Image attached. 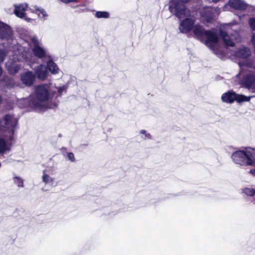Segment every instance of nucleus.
I'll return each instance as SVG.
<instances>
[{"instance_id":"obj_24","label":"nucleus","mask_w":255,"mask_h":255,"mask_svg":"<svg viewBox=\"0 0 255 255\" xmlns=\"http://www.w3.org/2000/svg\"><path fill=\"white\" fill-rule=\"evenodd\" d=\"M42 179V181L46 185L52 186L54 183V179L50 176L45 170L43 172Z\"/></svg>"},{"instance_id":"obj_14","label":"nucleus","mask_w":255,"mask_h":255,"mask_svg":"<svg viewBox=\"0 0 255 255\" xmlns=\"http://www.w3.org/2000/svg\"><path fill=\"white\" fill-rule=\"evenodd\" d=\"M13 13L18 17L22 18L25 17L26 10L28 9V4L26 2L15 3L13 4Z\"/></svg>"},{"instance_id":"obj_20","label":"nucleus","mask_w":255,"mask_h":255,"mask_svg":"<svg viewBox=\"0 0 255 255\" xmlns=\"http://www.w3.org/2000/svg\"><path fill=\"white\" fill-rule=\"evenodd\" d=\"M35 10H32L30 8L31 12L37 14L38 17L41 20H46L49 14L43 8L39 7L37 6H34Z\"/></svg>"},{"instance_id":"obj_23","label":"nucleus","mask_w":255,"mask_h":255,"mask_svg":"<svg viewBox=\"0 0 255 255\" xmlns=\"http://www.w3.org/2000/svg\"><path fill=\"white\" fill-rule=\"evenodd\" d=\"M5 66L11 74H15L20 69V66L15 63V61H8L5 64Z\"/></svg>"},{"instance_id":"obj_13","label":"nucleus","mask_w":255,"mask_h":255,"mask_svg":"<svg viewBox=\"0 0 255 255\" xmlns=\"http://www.w3.org/2000/svg\"><path fill=\"white\" fill-rule=\"evenodd\" d=\"M194 20L190 17H187L181 21L179 29L181 33H187L192 30L194 25Z\"/></svg>"},{"instance_id":"obj_10","label":"nucleus","mask_w":255,"mask_h":255,"mask_svg":"<svg viewBox=\"0 0 255 255\" xmlns=\"http://www.w3.org/2000/svg\"><path fill=\"white\" fill-rule=\"evenodd\" d=\"M246 157L245 147L234 151L231 156L234 163L241 166H248Z\"/></svg>"},{"instance_id":"obj_33","label":"nucleus","mask_w":255,"mask_h":255,"mask_svg":"<svg viewBox=\"0 0 255 255\" xmlns=\"http://www.w3.org/2000/svg\"><path fill=\"white\" fill-rule=\"evenodd\" d=\"M77 7L80 8L79 11H84L86 9V5L84 4H80L77 6Z\"/></svg>"},{"instance_id":"obj_6","label":"nucleus","mask_w":255,"mask_h":255,"mask_svg":"<svg viewBox=\"0 0 255 255\" xmlns=\"http://www.w3.org/2000/svg\"><path fill=\"white\" fill-rule=\"evenodd\" d=\"M169 9L178 19L190 16V12L186 8L182 2L177 0H171L169 3Z\"/></svg>"},{"instance_id":"obj_28","label":"nucleus","mask_w":255,"mask_h":255,"mask_svg":"<svg viewBox=\"0 0 255 255\" xmlns=\"http://www.w3.org/2000/svg\"><path fill=\"white\" fill-rule=\"evenodd\" d=\"M14 183L19 187H22L23 186V181L19 177H14L13 178Z\"/></svg>"},{"instance_id":"obj_25","label":"nucleus","mask_w":255,"mask_h":255,"mask_svg":"<svg viewBox=\"0 0 255 255\" xmlns=\"http://www.w3.org/2000/svg\"><path fill=\"white\" fill-rule=\"evenodd\" d=\"M61 151H62L63 155L64 156H65L66 155L67 158H68V159L69 161H70L72 162L75 161L76 159L75 158V156L72 152H66V148H64V147H63L61 149Z\"/></svg>"},{"instance_id":"obj_21","label":"nucleus","mask_w":255,"mask_h":255,"mask_svg":"<svg viewBox=\"0 0 255 255\" xmlns=\"http://www.w3.org/2000/svg\"><path fill=\"white\" fill-rule=\"evenodd\" d=\"M251 55L249 48L242 47L235 52L234 55L238 58L246 59Z\"/></svg>"},{"instance_id":"obj_2","label":"nucleus","mask_w":255,"mask_h":255,"mask_svg":"<svg viewBox=\"0 0 255 255\" xmlns=\"http://www.w3.org/2000/svg\"><path fill=\"white\" fill-rule=\"evenodd\" d=\"M51 84H40L35 88V96L30 95L27 98L21 99L18 101L20 108L30 107L37 111H42L48 108H51L48 104L49 101L53 100L50 92Z\"/></svg>"},{"instance_id":"obj_15","label":"nucleus","mask_w":255,"mask_h":255,"mask_svg":"<svg viewBox=\"0 0 255 255\" xmlns=\"http://www.w3.org/2000/svg\"><path fill=\"white\" fill-rule=\"evenodd\" d=\"M20 80L26 86H31L35 80V75L31 71H27L21 75Z\"/></svg>"},{"instance_id":"obj_36","label":"nucleus","mask_w":255,"mask_h":255,"mask_svg":"<svg viewBox=\"0 0 255 255\" xmlns=\"http://www.w3.org/2000/svg\"><path fill=\"white\" fill-rule=\"evenodd\" d=\"M5 11L8 13H12V9H9V8H6Z\"/></svg>"},{"instance_id":"obj_35","label":"nucleus","mask_w":255,"mask_h":255,"mask_svg":"<svg viewBox=\"0 0 255 255\" xmlns=\"http://www.w3.org/2000/svg\"><path fill=\"white\" fill-rule=\"evenodd\" d=\"M249 173L253 176H255V168L251 169L249 171Z\"/></svg>"},{"instance_id":"obj_5","label":"nucleus","mask_w":255,"mask_h":255,"mask_svg":"<svg viewBox=\"0 0 255 255\" xmlns=\"http://www.w3.org/2000/svg\"><path fill=\"white\" fill-rule=\"evenodd\" d=\"M0 38L3 40L7 41V43H3L4 48H11L13 55L16 51V48L14 49L17 46V41L14 39L12 36V30L10 27L3 23H0Z\"/></svg>"},{"instance_id":"obj_16","label":"nucleus","mask_w":255,"mask_h":255,"mask_svg":"<svg viewBox=\"0 0 255 255\" xmlns=\"http://www.w3.org/2000/svg\"><path fill=\"white\" fill-rule=\"evenodd\" d=\"M35 75L41 81L45 80L48 77V72L45 65L40 64L34 69Z\"/></svg>"},{"instance_id":"obj_34","label":"nucleus","mask_w":255,"mask_h":255,"mask_svg":"<svg viewBox=\"0 0 255 255\" xmlns=\"http://www.w3.org/2000/svg\"><path fill=\"white\" fill-rule=\"evenodd\" d=\"M252 41L253 45L255 47V33H254L252 35Z\"/></svg>"},{"instance_id":"obj_19","label":"nucleus","mask_w":255,"mask_h":255,"mask_svg":"<svg viewBox=\"0 0 255 255\" xmlns=\"http://www.w3.org/2000/svg\"><path fill=\"white\" fill-rule=\"evenodd\" d=\"M45 66L47 70L53 75H56L59 73L60 70L58 65L50 58L46 62Z\"/></svg>"},{"instance_id":"obj_11","label":"nucleus","mask_w":255,"mask_h":255,"mask_svg":"<svg viewBox=\"0 0 255 255\" xmlns=\"http://www.w3.org/2000/svg\"><path fill=\"white\" fill-rule=\"evenodd\" d=\"M248 67L252 69L250 65L248 66ZM241 82V84L248 89L254 88L255 87V68L249 70V72L247 73L244 75V77L242 79Z\"/></svg>"},{"instance_id":"obj_30","label":"nucleus","mask_w":255,"mask_h":255,"mask_svg":"<svg viewBox=\"0 0 255 255\" xmlns=\"http://www.w3.org/2000/svg\"><path fill=\"white\" fill-rule=\"evenodd\" d=\"M249 23L251 28L255 30V18H251L249 19Z\"/></svg>"},{"instance_id":"obj_37","label":"nucleus","mask_w":255,"mask_h":255,"mask_svg":"<svg viewBox=\"0 0 255 255\" xmlns=\"http://www.w3.org/2000/svg\"><path fill=\"white\" fill-rule=\"evenodd\" d=\"M2 70L1 68V67H0V76L2 74Z\"/></svg>"},{"instance_id":"obj_3","label":"nucleus","mask_w":255,"mask_h":255,"mask_svg":"<svg viewBox=\"0 0 255 255\" xmlns=\"http://www.w3.org/2000/svg\"><path fill=\"white\" fill-rule=\"evenodd\" d=\"M192 30L194 36L203 42L219 57L222 58L225 55L224 47L219 45L218 34L216 29L205 30L202 26L196 24Z\"/></svg>"},{"instance_id":"obj_12","label":"nucleus","mask_w":255,"mask_h":255,"mask_svg":"<svg viewBox=\"0 0 255 255\" xmlns=\"http://www.w3.org/2000/svg\"><path fill=\"white\" fill-rule=\"evenodd\" d=\"M229 6L236 9L243 10L247 8L248 4L243 0H229L223 7V10H229Z\"/></svg>"},{"instance_id":"obj_29","label":"nucleus","mask_w":255,"mask_h":255,"mask_svg":"<svg viewBox=\"0 0 255 255\" xmlns=\"http://www.w3.org/2000/svg\"><path fill=\"white\" fill-rule=\"evenodd\" d=\"M24 19L26 22H29L33 25H36L37 23V21L36 19L31 18L29 17H28L26 16V14L25 15V17L22 18Z\"/></svg>"},{"instance_id":"obj_32","label":"nucleus","mask_w":255,"mask_h":255,"mask_svg":"<svg viewBox=\"0 0 255 255\" xmlns=\"http://www.w3.org/2000/svg\"><path fill=\"white\" fill-rule=\"evenodd\" d=\"M140 133L144 135L145 138H147L148 139L151 138V135L149 133H147L146 130H143V129L141 130L140 131Z\"/></svg>"},{"instance_id":"obj_9","label":"nucleus","mask_w":255,"mask_h":255,"mask_svg":"<svg viewBox=\"0 0 255 255\" xmlns=\"http://www.w3.org/2000/svg\"><path fill=\"white\" fill-rule=\"evenodd\" d=\"M219 13L220 9L218 7H204L201 11V20L204 23H210Z\"/></svg>"},{"instance_id":"obj_31","label":"nucleus","mask_w":255,"mask_h":255,"mask_svg":"<svg viewBox=\"0 0 255 255\" xmlns=\"http://www.w3.org/2000/svg\"><path fill=\"white\" fill-rule=\"evenodd\" d=\"M6 55V53L5 51L3 50L0 49V63L3 61Z\"/></svg>"},{"instance_id":"obj_27","label":"nucleus","mask_w":255,"mask_h":255,"mask_svg":"<svg viewBox=\"0 0 255 255\" xmlns=\"http://www.w3.org/2000/svg\"><path fill=\"white\" fill-rule=\"evenodd\" d=\"M243 192L248 196H253L255 195V189L251 188H246L243 190Z\"/></svg>"},{"instance_id":"obj_17","label":"nucleus","mask_w":255,"mask_h":255,"mask_svg":"<svg viewBox=\"0 0 255 255\" xmlns=\"http://www.w3.org/2000/svg\"><path fill=\"white\" fill-rule=\"evenodd\" d=\"M246 152L247 165L251 166L255 164V148L251 147H246Z\"/></svg>"},{"instance_id":"obj_18","label":"nucleus","mask_w":255,"mask_h":255,"mask_svg":"<svg viewBox=\"0 0 255 255\" xmlns=\"http://www.w3.org/2000/svg\"><path fill=\"white\" fill-rule=\"evenodd\" d=\"M246 62L245 63H243V62H240L239 63V65L241 68V71L238 76L240 78H242V79L244 77V75H245L247 73L249 72V70L252 69L251 68H249L248 66L250 65L252 69L255 68L251 62L247 61V60H246Z\"/></svg>"},{"instance_id":"obj_1","label":"nucleus","mask_w":255,"mask_h":255,"mask_svg":"<svg viewBox=\"0 0 255 255\" xmlns=\"http://www.w3.org/2000/svg\"><path fill=\"white\" fill-rule=\"evenodd\" d=\"M25 32L28 34L27 35L23 36L21 35V38L23 39L24 42L20 44L18 43L14 48V49L16 48V51L14 52L13 59L18 61L28 60L31 56L29 47L31 48L33 55L36 57L40 59L45 57L50 58V57L47 49L43 46L37 36H30L29 35L28 31H26Z\"/></svg>"},{"instance_id":"obj_7","label":"nucleus","mask_w":255,"mask_h":255,"mask_svg":"<svg viewBox=\"0 0 255 255\" xmlns=\"http://www.w3.org/2000/svg\"><path fill=\"white\" fill-rule=\"evenodd\" d=\"M251 98V97H247L243 95L237 94L233 91L224 93L221 97L222 101L227 103H232L234 101L238 103L248 102L250 100Z\"/></svg>"},{"instance_id":"obj_38","label":"nucleus","mask_w":255,"mask_h":255,"mask_svg":"<svg viewBox=\"0 0 255 255\" xmlns=\"http://www.w3.org/2000/svg\"><path fill=\"white\" fill-rule=\"evenodd\" d=\"M190 0H181V1L183 2H188V1H189Z\"/></svg>"},{"instance_id":"obj_22","label":"nucleus","mask_w":255,"mask_h":255,"mask_svg":"<svg viewBox=\"0 0 255 255\" xmlns=\"http://www.w3.org/2000/svg\"><path fill=\"white\" fill-rule=\"evenodd\" d=\"M67 87L66 85H63L61 87H55L53 88L51 86V90L50 92L52 95L53 99H56L59 96H60L63 93H65Z\"/></svg>"},{"instance_id":"obj_26","label":"nucleus","mask_w":255,"mask_h":255,"mask_svg":"<svg viewBox=\"0 0 255 255\" xmlns=\"http://www.w3.org/2000/svg\"><path fill=\"white\" fill-rule=\"evenodd\" d=\"M110 16L109 12L106 11H97L95 13V16L97 18H108Z\"/></svg>"},{"instance_id":"obj_4","label":"nucleus","mask_w":255,"mask_h":255,"mask_svg":"<svg viewBox=\"0 0 255 255\" xmlns=\"http://www.w3.org/2000/svg\"><path fill=\"white\" fill-rule=\"evenodd\" d=\"M229 25L230 24L222 25L220 29V35L226 47H234L236 43L240 42L241 37L239 32L236 30L232 33H230L229 29H227V32L223 29V28H226V27H229Z\"/></svg>"},{"instance_id":"obj_8","label":"nucleus","mask_w":255,"mask_h":255,"mask_svg":"<svg viewBox=\"0 0 255 255\" xmlns=\"http://www.w3.org/2000/svg\"><path fill=\"white\" fill-rule=\"evenodd\" d=\"M2 136L0 137V154H3L11 150L13 135L5 132L0 133Z\"/></svg>"}]
</instances>
